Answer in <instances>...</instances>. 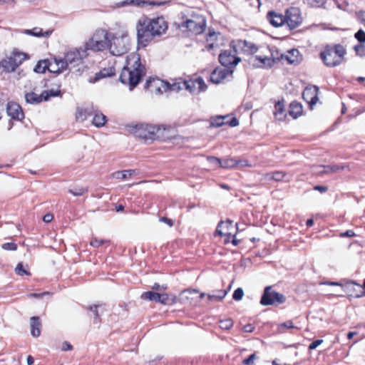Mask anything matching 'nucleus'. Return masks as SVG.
Listing matches in <instances>:
<instances>
[{"label":"nucleus","mask_w":365,"mask_h":365,"mask_svg":"<svg viewBox=\"0 0 365 365\" xmlns=\"http://www.w3.org/2000/svg\"><path fill=\"white\" fill-rule=\"evenodd\" d=\"M138 44L146 46L155 37L160 36L168 29V24L163 17L140 19L136 26Z\"/></svg>","instance_id":"f257e3e1"},{"label":"nucleus","mask_w":365,"mask_h":365,"mask_svg":"<svg viewBox=\"0 0 365 365\" xmlns=\"http://www.w3.org/2000/svg\"><path fill=\"white\" fill-rule=\"evenodd\" d=\"M145 74V68L140 63V55L132 53L128 56L126 66L122 69L120 80L125 85H128L130 89L135 87L141 78Z\"/></svg>","instance_id":"f03ea898"},{"label":"nucleus","mask_w":365,"mask_h":365,"mask_svg":"<svg viewBox=\"0 0 365 365\" xmlns=\"http://www.w3.org/2000/svg\"><path fill=\"white\" fill-rule=\"evenodd\" d=\"M133 131L137 137L144 139L145 141H152L155 139L168 140L172 138V135L170 134L172 129L170 127L165 128V126L140 124L135 125Z\"/></svg>","instance_id":"7ed1b4c3"},{"label":"nucleus","mask_w":365,"mask_h":365,"mask_svg":"<svg viewBox=\"0 0 365 365\" xmlns=\"http://www.w3.org/2000/svg\"><path fill=\"white\" fill-rule=\"evenodd\" d=\"M130 41L126 31L120 34H110L109 40V51L113 56H121L130 49Z\"/></svg>","instance_id":"20e7f679"},{"label":"nucleus","mask_w":365,"mask_h":365,"mask_svg":"<svg viewBox=\"0 0 365 365\" xmlns=\"http://www.w3.org/2000/svg\"><path fill=\"white\" fill-rule=\"evenodd\" d=\"M110 33L104 29H98L92 37L86 43L84 49L93 51H100L108 48Z\"/></svg>","instance_id":"39448f33"},{"label":"nucleus","mask_w":365,"mask_h":365,"mask_svg":"<svg viewBox=\"0 0 365 365\" xmlns=\"http://www.w3.org/2000/svg\"><path fill=\"white\" fill-rule=\"evenodd\" d=\"M345 53L344 47L338 44L334 47H327L321 53L320 56L326 66L333 67L341 63Z\"/></svg>","instance_id":"423d86ee"},{"label":"nucleus","mask_w":365,"mask_h":365,"mask_svg":"<svg viewBox=\"0 0 365 365\" xmlns=\"http://www.w3.org/2000/svg\"><path fill=\"white\" fill-rule=\"evenodd\" d=\"M88 56L84 48H73L68 51L62 59L61 67L71 70L82 63V61Z\"/></svg>","instance_id":"0eeeda50"},{"label":"nucleus","mask_w":365,"mask_h":365,"mask_svg":"<svg viewBox=\"0 0 365 365\" xmlns=\"http://www.w3.org/2000/svg\"><path fill=\"white\" fill-rule=\"evenodd\" d=\"M285 297L275 291L271 286L264 288V293L260 299V304L263 306L278 305L285 302Z\"/></svg>","instance_id":"6e6552de"},{"label":"nucleus","mask_w":365,"mask_h":365,"mask_svg":"<svg viewBox=\"0 0 365 365\" xmlns=\"http://www.w3.org/2000/svg\"><path fill=\"white\" fill-rule=\"evenodd\" d=\"M153 86L156 88V91L158 93L167 92L168 91L178 92L185 88L182 85V81L175 82L171 84L160 79L148 80L146 86L150 88Z\"/></svg>","instance_id":"1a4fd4ad"},{"label":"nucleus","mask_w":365,"mask_h":365,"mask_svg":"<svg viewBox=\"0 0 365 365\" xmlns=\"http://www.w3.org/2000/svg\"><path fill=\"white\" fill-rule=\"evenodd\" d=\"M180 27L182 29H187V31L195 35L200 34L205 29V20L200 15L194 16L192 19H187L182 22Z\"/></svg>","instance_id":"9d476101"},{"label":"nucleus","mask_w":365,"mask_h":365,"mask_svg":"<svg viewBox=\"0 0 365 365\" xmlns=\"http://www.w3.org/2000/svg\"><path fill=\"white\" fill-rule=\"evenodd\" d=\"M284 25H287L290 30L297 28L302 23V17L299 9L291 7L285 12Z\"/></svg>","instance_id":"9b49d317"},{"label":"nucleus","mask_w":365,"mask_h":365,"mask_svg":"<svg viewBox=\"0 0 365 365\" xmlns=\"http://www.w3.org/2000/svg\"><path fill=\"white\" fill-rule=\"evenodd\" d=\"M236 50L237 48H235V43H233L232 48L225 50L219 55V61L222 66L231 69L238 64L241 59L236 56Z\"/></svg>","instance_id":"f8f14e48"},{"label":"nucleus","mask_w":365,"mask_h":365,"mask_svg":"<svg viewBox=\"0 0 365 365\" xmlns=\"http://www.w3.org/2000/svg\"><path fill=\"white\" fill-rule=\"evenodd\" d=\"M264 53H269L270 51L267 48H264ZM256 55L251 57L250 61L254 66L261 68H269L274 63V59L269 55L264 54Z\"/></svg>","instance_id":"ddd939ff"},{"label":"nucleus","mask_w":365,"mask_h":365,"mask_svg":"<svg viewBox=\"0 0 365 365\" xmlns=\"http://www.w3.org/2000/svg\"><path fill=\"white\" fill-rule=\"evenodd\" d=\"M235 227L232 225V221L227 220L225 222H221L218 224L216 229V234L220 236L226 237L225 242L230 241L232 237H235L236 232H234Z\"/></svg>","instance_id":"4468645a"},{"label":"nucleus","mask_w":365,"mask_h":365,"mask_svg":"<svg viewBox=\"0 0 365 365\" xmlns=\"http://www.w3.org/2000/svg\"><path fill=\"white\" fill-rule=\"evenodd\" d=\"M182 85L190 93H200L207 88V85L201 77L189 81H183Z\"/></svg>","instance_id":"2eb2a0df"},{"label":"nucleus","mask_w":365,"mask_h":365,"mask_svg":"<svg viewBox=\"0 0 365 365\" xmlns=\"http://www.w3.org/2000/svg\"><path fill=\"white\" fill-rule=\"evenodd\" d=\"M232 73L233 71L229 68H217L211 73L210 81L216 84L222 83L226 78L231 76Z\"/></svg>","instance_id":"dca6fc26"},{"label":"nucleus","mask_w":365,"mask_h":365,"mask_svg":"<svg viewBox=\"0 0 365 365\" xmlns=\"http://www.w3.org/2000/svg\"><path fill=\"white\" fill-rule=\"evenodd\" d=\"M318 92L319 88L317 86H314L307 87L302 93V97L304 101H306L308 103L310 104L311 106H312L315 105L319 100Z\"/></svg>","instance_id":"f3484780"},{"label":"nucleus","mask_w":365,"mask_h":365,"mask_svg":"<svg viewBox=\"0 0 365 365\" xmlns=\"http://www.w3.org/2000/svg\"><path fill=\"white\" fill-rule=\"evenodd\" d=\"M232 43H235V48L237 49H241L243 52L250 54L255 53L258 51V48L255 43L246 40H237Z\"/></svg>","instance_id":"a211bd4d"},{"label":"nucleus","mask_w":365,"mask_h":365,"mask_svg":"<svg viewBox=\"0 0 365 365\" xmlns=\"http://www.w3.org/2000/svg\"><path fill=\"white\" fill-rule=\"evenodd\" d=\"M6 112L8 115L13 119L21 120L24 118V113L21 106L14 102H9L7 103Z\"/></svg>","instance_id":"6ab92c4d"},{"label":"nucleus","mask_w":365,"mask_h":365,"mask_svg":"<svg viewBox=\"0 0 365 365\" xmlns=\"http://www.w3.org/2000/svg\"><path fill=\"white\" fill-rule=\"evenodd\" d=\"M18 33L33 36L35 37H48L52 31H43L41 28L34 27L32 29H23L17 31Z\"/></svg>","instance_id":"aec40b11"},{"label":"nucleus","mask_w":365,"mask_h":365,"mask_svg":"<svg viewBox=\"0 0 365 365\" xmlns=\"http://www.w3.org/2000/svg\"><path fill=\"white\" fill-rule=\"evenodd\" d=\"M9 57L14 62V65L18 68L24 61L29 59V55L26 53L14 49L10 54Z\"/></svg>","instance_id":"412c9836"},{"label":"nucleus","mask_w":365,"mask_h":365,"mask_svg":"<svg viewBox=\"0 0 365 365\" xmlns=\"http://www.w3.org/2000/svg\"><path fill=\"white\" fill-rule=\"evenodd\" d=\"M61 58H54L52 61L48 60V71L53 73H61L66 71V68L61 67Z\"/></svg>","instance_id":"4be33fe9"},{"label":"nucleus","mask_w":365,"mask_h":365,"mask_svg":"<svg viewBox=\"0 0 365 365\" xmlns=\"http://www.w3.org/2000/svg\"><path fill=\"white\" fill-rule=\"evenodd\" d=\"M267 18L269 23L275 27L284 25V16L282 14H277L274 11H269L267 14Z\"/></svg>","instance_id":"5701e85b"},{"label":"nucleus","mask_w":365,"mask_h":365,"mask_svg":"<svg viewBox=\"0 0 365 365\" xmlns=\"http://www.w3.org/2000/svg\"><path fill=\"white\" fill-rule=\"evenodd\" d=\"M31 334L34 337H38L41 334V323L38 317H32L30 319Z\"/></svg>","instance_id":"b1692460"},{"label":"nucleus","mask_w":365,"mask_h":365,"mask_svg":"<svg viewBox=\"0 0 365 365\" xmlns=\"http://www.w3.org/2000/svg\"><path fill=\"white\" fill-rule=\"evenodd\" d=\"M274 115L277 120H283L286 117L284 101H278L274 105Z\"/></svg>","instance_id":"393cba45"},{"label":"nucleus","mask_w":365,"mask_h":365,"mask_svg":"<svg viewBox=\"0 0 365 365\" xmlns=\"http://www.w3.org/2000/svg\"><path fill=\"white\" fill-rule=\"evenodd\" d=\"M16 68L17 67L14 65V62H12L9 56L0 62V72H14Z\"/></svg>","instance_id":"a878e982"},{"label":"nucleus","mask_w":365,"mask_h":365,"mask_svg":"<svg viewBox=\"0 0 365 365\" xmlns=\"http://www.w3.org/2000/svg\"><path fill=\"white\" fill-rule=\"evenodd\" d=\"M299 51L292 49L282 56L289 64H295L299 62Z\"/></svg>","instance_id":"bb28decb"},{"label":"nucleus","mask_w":365,"mask_h":365,"mask_svg":"<svg viewBox=\"0 0 365 365\" xmlns=\"http://www.w3.org/2000/svg\"><path fill=\"white\" fill-rule=\"evenodd\" d=\"M26 101L31 104H38L43 101L42 93L38 95L36 93L31 92L25 95Z\"/></svg>","instance_id":"cd10ccee"},{"label":"nucleus","mask_w":365,"mask_h":365,"mask_svg":"<svg viewBox=\"0 0 365 365\" xmlns=\"http://www.w3.org/2000/svg\"><path fill=\"white\" fill-rule=\"evenodd\" d=\"M114 74H115V70L113 68L110 67L108 68H103L96 74L93 81L96 82L101 78L112 76Z\"/></svg>","instance_id":"c85d7f7f"},{"label":"nucleus","mask_w":365,"mask_h":365,"mask_svg":"<svg viewBox=\"0 0 365 365\" xmlns=\"http://www.w3.org/2000/svg\"><path fill=\"white\" fill-rule=\"evenodd\" d=\"M302 106L296 102H293L290 104L289 113L294 118H297L302 114Z\"/></svg>","instance_id":"c756f323"},{"label":"nucleus","mask_w":365,"mask_h":365,"mask_svg":"<svg viewBox=\"0 0 365 365\" xmlns=\"http://www.w3.org/2000/svg\"><path fill=\"white\" fill-rule=\"evenodd\" d=\"M135 173L134 170H126L123 171H118L113 173L112 176L115 179L126 180L130 178Z\"/></svg>","instance_id":"7c9ffc66"},{"label":"nucleus","mask_w":365,"mask_h":365,"mask_svg":"<svg viewBox=\"0 0 365 365\" xmlns=\"http://www.w3.org/2000/svg\"><path fill=\"white\" fill-rule=\"evenodd\" d=\"M227 294V292L225 290H218L216 291L213 294H208L207 299L210 302H220L221 301Z\"/></svg>","instance_id":"2f4dec72"},{"label":"nucleus","mask_w":365,"mask_h":365,"mask_svg":"<svg viewBox=\"0 0 365 365\" xmlns=\"http://www.w3.org/2000/svg\"><path fill=\"white\" fill-rule=\"evenodd\" d=\"M106 116L101 113H96L93 118V124L96 127H102L106 122Z\"/></svg>","instance_id":"473e14b6"},{"label":"nucleus","mask_w":365,"mask_h":365,"mask_svg":"<svg viewBox=\"0 0 365 365\" xmlns=\"http://www.w3.org/2000/svg\"><path fill=\"white\" fill-rule=\"evenodd\" d=\"M48 70V60H40L34 68V71L36 73H44Z\"/></svg>","instance_id":"72a5a7b5"},{"label":"nucleus","mask_w":365,"mask_h":365,"mask_svg":"<svg viewBox=\"0 0 365 365\" xmlns=\"http://www.w3.org/2000/svg\"><path fill=\"white\" fill-rule=\"evenodd\" d=\"M41 93H42L43 101H46L51 97L58 96L61 93V91L58 88L51 89V90L44 91Z\"/></svg>","instance_id":"f704fd0d"},{"label":"nucleus","mask_w":365,"mask_h":365,"mask_svg":"<svg viewBox=\"0 0 365 365\" xmlns=\"http://www.w3.org/2000/svg\"><path fill=\"white\" fill-rule=\"evenodd\" d=\"M141 298L143 299H148L150 301H153L155 302H158L160 297V294L153 292H145L142 294Z\"/></svg>","instance_id":"c9c22d12"},{"label":"nucleus","mask_w":365,"mask_h":365,"mask_svg":"<svg viewBox=\"0 0 365 365\" xmlns=\"http://www.w3.org/2000/svg\"><path fill=\"white\" fill-rule=\"evenodd\" d=\"M227 116H216L211 119L210 125L212 127H220L227 123L225 121Z\"/></svg>","instance_id":"e433bc0d"},{"label":"nucleus","mask_w":365,"mask_h":365,"mask_svg":"<svg viewBox=\"0 0 365 365\" xmlns=\"http://www.w3.org/2000/svg\"><path fill=\"white\" fill-rule=\"evenodd\" d=\"M237 166V161L234 159H225L221 160L220 168H232Z\"/></svg>","instance_id":"4c0bfd02"},{"label":"nucleus","mask_w":365,"mask_h":365,"mask_svg":"<svg viewBox=\"0 0 365 365\" xmlns=\"http://www.w3.org/2000/svg\"><path fill=\"white\" fill-rule=\"evenodd\" d=\"M233 326V322L231 319H226L220 321V327L222 329H230Z\"/></svg>","instance_id":"58836bf2"},{"label":"nucleus","mask_w":365,"mask_h":365,"mask_svg":"<svg viewBox=\"0 0 365 365\" xmlns=\"http://www.w3.org/2000/svg\"><path fill=\"white\" fill-rule=\"evenodd\" d=\"M346 167L343 165H329L325 167V173L328 172H332V173H337L342 170H344Z\"/></svg>","instance_id":"ea45409f"},{"label":"nucleus","mask_w":365,"mask_h":365,"mask_svg":"<svg viewBox=\"0 0 365 365\" xmlns=\"http://www.w3.org/2000/svg\"><path fill=\"white\" fill-rule=\"evenodd\" d=\"M68 192L74 196H81L87 192V189L85 187H75L69 189Z\"/></svg>","instance_id":"a19ab883"},{"label":"nucleus","mask_w":365,"mask_h":365,"mask_svg":"<svg viewBox=\"0 0 365 365\" xmlns=\"http://www.w3.org/2000/svg\"><path fill=\"white\" fill-rule=\"evenodd\" d=\"M295 327L293 324V322L292 321H287L279 325V331L280 332H284V329H293Z\"/></svg>","instance_id":"79ce46f5"},{"label":"nucleus","mask_w":365,"mask_h":365,"mask_svg":"<svg viewBox=\"0 0 365 365\" xmlns=\"http://www.w3.org/2000/svg\"><path fill=\"white\" fill-rule=\"evenodd\" d=\"M286 176V173L282 171L272 173V179L274 181H280Z\"/></svg>","instance_id":"37998d69"},{"label":"nucleus","mask_w":365,"mask_h":365,"mask_svg":"<svg viewBox=\"0 0 365 365\" xmlns=\"http://www.w3.org/2000/svg\"><path fill=\"white\" fill-rule=\"evenodd\" d=\"M87 111H88L87 109L83 110L81 108H78L77 110V112H76V119L81 120H83L86 119V118H87V115H86Z\"/></svg>","instance_id":"c03bdc74"},{"label":"nucleus","mask_w":365,"mask_h":365,"mask_svg":"<svg viewBox=\"0 0 365 365\" xmlns=\"http://www.w3.org/2000/svg\"><path fill=\"white\" fill-rule=\"evenodd\" d=\"M307 2L312 7H321L324 4L325 0H307Z\"/></svg>","instance_id":"a18cd8bd"},{"label":"nucleus","mask_w":365,"mask_h":365,"mask_svg":"<svg viewBox=\"0 0 365 365\" xmlns=\"http://www.w3.org/2000/svg\"><path fill=\"white\" fill-rule=\"evenodd\" d=\"M244 295V292L242 288H237L235 290L232 297L236 301H240L242 299Z\"/></svg>","instance_id":"49530a36"},{"label":"nucleus","mask_w":365,"mask_h":365,"mask_svg":"<svg viewBox=\"0 0 365 365\" xmlns=\"http://www.w3.org/2000/svg\"><path fill=\"white\" fill-rule=\"evenodd\" d=\"M16 273L20 276L24 274H29V273L24 269L22 263H19L15 269Z\"/></svg>","instance_id":"de8ad7c7"},{"label":"nucleus","mask_w":365,"mask_h":365,"mask_svg":"<svg viewBox=\"0 0 365 365\" xmlns=\"http://www.w3.org/2000/svg\"><path fill=\"white\" fill-rule=\"evenodd\" d=\"M1 247L4 250H12L15 251L17 250V245L14 242H7L1 245Z\"/></svg>","instance_id":"09e8293b"},{"label":"nucleus","mask_w":365,"mask_h":365,"mask_svg":"<svg viewBox=\"0 0 365 365\" xmlns=\"http://www.w3.org/2000/svg\"><path fill=\"white\" fill-rule=\"evenodd\" d=\"M355 38L358 40V41L361 44L365 42V32L360 29L354 35Z\"/></svg>","instance_id":"8fccbe9b"},{"label":"nucleus","mask_w":365,"mask_h":365,"mask_svg":"<svg viewBox=\"0 0 365 365\" xmlns=\"http://www.w3.org/2000/svg\"><path fill=\"white\" fill-rule=\"evenodd\" d=\"M354 48L359 56H365V46L359 44L354 46Z\"/></svg>","instance_id":"3c124183"},{"label":"nucleus","mask_w":365,"mask_h":365,"mask_svg":"<svg viewBox=\"0 0 365 365\" xmlns=\"http://www.w3.org/2000/svg\"><path fill=\"white\" fill-rule=\"evenodd\" d=\"M160 299L158 302L163 304H168L170 303V297L168 294H160Z\"/></svg>","instance_id":"603ef678"},{"label":"nucleus","mask_w":365,"mask_h":365,"mask_svg":"<svg viewBox=\"0 0 365 365\" xmlns=\"http://www.w3.org/2000/svg\"><path fill=\"white\" fill-rule=\"evenodd\" d=\"M107 241L103 240H98L97 238H93L90 242L91 245L94 247H98Z\"/></svg>","instance_id":"864d4df0"},{"label":"nucleus","mask_w":365,"mask_h":365,"mask_svg":"<svg viewBox=\"0 0 365 365\" xmlns=\"http://www.w3.org/2000/svg\"><path fill=\"white\" fill-rule=\"evenodd\" d=\"M256 358V356L255 354H251L248 358L245 359L242 361L243 364L245 365H252L254 364V361Z\"/></svg>","instance_id":"5fc2aeb1"},{"label":"nucleus","mask_w":365,"mask_h":365,"mask_svg":"<svg viewBox=\"0 0 365 365\" xmlns=\"http://www.w3.org/2000/svg\"><path fill=\"white\" fill-rule=\"evenodd\" d=\"M207 159L210 163L216 165L219 167L221 164V160L218 158L214 156H208Z\"/></svg>","instance_id":"6e6d98bb"},{"label":"nucleus","mask_w":365,"mask_h":365,"mask_svg":"<svg viewBox=\"0 0 365 365\" xmlns=\"http://www.w3.org/2000/svg\"><path fill=\"white\" fill-rule=\"evenodd\" d=\"M323 343L322 339H317L314 341L312 343H311L309 346V350H313L317 348L319 345H321Z\"/></svg>","instance_id":"4d7b16f0"},{"label":"nucleus","mask_w":365,"mask_h":365,"mask_svg":"<svg viewBox=\"0 0 365 365\" xmlns=\"http://www.w3.org/2000/svg\"><path fill=\"white\" fill-rule=\"evenodd\" d=\"M152 289L158 291H163L167 289V287L164 285H160L158 283H155L152 287Z\"/></svg>","instance_id":"13d9d810"},{"label":"nucleus","mask_w":365,"mask_h":365,"mask_svg":"<svg viewBox=\"0 0 365 365\" xmlns=\"http://www.w3.org/2000/svg\"><path fill=\"white\" fill-rule=\"evenodd\" d=\"M198 292L197 290L196 289H193V290H184L183 292H182L181 293V295L182 296H185L186 298H188V294H197Z\"/></svg>","instance_id":"bf43d9fd"},{"label":"nucleus","mask_w":365,"mask_h":365,"mask_svg":"<svg viewBox=\"0 0 365 365\" xmlns=\"http://www.w3.org/2000/svg\"><path fill=\"white\" fill-rule=\"evenodd\" d=\"M46 294H48V292H43V293H40V294H37V293H31V294H29L27 296L29 297H35V298H41L43 296L46 295Z\"/></svg>","instance_id":"052dcab7"},{"label":"nucleus","mask_w":365,"mask_h":365,"mask_svg":"<svg viewBox=\"0 0 365 365\" xmlns=\"http://www.w3.org/2000/svg\"><path fill=\"white\" fill-rule=\"evenodd\" d=\"M53 217L52 214L47 213L43 217V220L45 222H50L52 221Z\"/></svg>","instance_id":"680f3d73"},{"label":"nucleus","mask_w":365,"mask_h":365,"mask_svg":"<svg viewBox=\"0 0 365 365\" xmlns=\"http://www.w3.org/2000/svg\"><path fill=\"white\" fill-rule=\"evenodd\" d=\"M159 220L160 222L168 224L170 227H172L173 225L172 220L167 218L165 217H160Z\"/></svg>","instance_id":"e2e57ef3"},{"label":"nucleus","mask_w":365,"mask_h":365,"mask_svg":"<svg viewBox=\"0 0 365 365\" xmlns=\"http://www.w3.org/2000/svg\"><path fill=\"white\" fill-rule=\"evenodd\" d=\"M354 235H355V233L352 230H347V231L340 234L341 237H353Z\"/></svg>","instance_id":"0e129e2a"},{"label":"nucleus","mask_w":365,"mask_h":365,"mask_svg":"<svg viewBox=\"0 0 365 365\" xmlns=\"http://www.w3.org/2000/svg\"><path fill=\"white\" fill-rule=\"evenodd\" d=\"M98 307V305H93V306H91L89 307V309L93 312L94 314V316L97 319L98 318L99 315H98V310H97V308Z\"/></svg>","instance_id":"69168bd1"},{"label":"nucleus","mask_w":365,"mask_h":365,"mask_svg":"<svg viewBox=\"0 0 365 365\" xmlns=\"http://www.w3.org/2000/svg\"><path fill=\"white\" fill-rule=\"evenodd\" d=\"M242 330L245 332H252L254 330V327L252 324H246L243 327Z\"/></svg>","instance_id":"338daca9"},{"label":"nucleus","mask_w":365,"mask_h":365,"mask_svg":"<svg viewBox=\"0 0 365 365\" xmlns=\"http://www.w3.org/2000/svg\"><path fill=\"white\" fill-rule=\"evenodd\" d=\"M227 123H229V125L232 127H235L239 124V122L236 118H232L230 121L226 122Z\"/></svg>","instance_id":"774afa93"}]
</instances>
